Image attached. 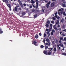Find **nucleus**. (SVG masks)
Masks as SVG:
<instances>
[{
	"label": "nucleus",
	"mask_w": 66,
	"mask_h": 66,
	"mask_svg": "<svg viewBox=\"0 0 66 66\" xmlns=\"http://www.w3.org/2000/svg\"><path fill=\"white\" fill-rule=\"evenodd\" d=\"M18 14H19L18 15H20L21 17L24 18V17H25V16H26V13L24 12H22V13L20 14L19 13Z\"/></svg>",
	"instance_id": "1"
},
{
	"label": "nucleus",
	"mask_w": 66,
	"mask_h": 66,
	"mask_svg": "<svg viewBox=\"0 0 66 66\" xmlns=\"http://www.w3.org/2000/svg\"><path fill=\"white\" fill-rule=\"evenodd\" d=\"M32 42V44L36 46H37L38 45V43L36 40H34Z\"/></svg>",
	"instance_id": "2"
},
{
	"label": "nucleus",
	"mask_w": 66,
	"mask_h": 66,
	"mask_svg": "<svg viewBox=\"0 0 66 66\" xmlns=\"http://www.w3.org/2000/svg\"><path fill=\"white\" fill-rule=\"evenodd\" d=\"M53 26V28L55 29V30H56V31L59 30H61V28H59L58 29L56 27L54 26Z\"/></svg>",
	"instance_id": "3"
},
{
	"label": "nucleus",
	"mask_w": 66,
	"mask_h": 66,
	"mask_svg": "<svg viewBox=\"0 0 66 66\" xmlns=\"http://www.w3.org/2000/svg\"><path fill=\"white\" fill-rule=\"evenodd\" d=\"M7 5L8 7L10 9L9 11H11V10H12V9H11V5L10 4H8Z\"/></svg>",
	"instance_id": "4"
},
{
	"label": "nucleus",
	"mask_w": 66,
	"mask_h": 66,
	"mask_svg": "<svg viewBox=\"0 0 66 66\" xmlns=\"http://www.w3.org/2000/svg\"><path fill=\"white\" fill-rule=\"evenodd\" d=\"M43 52L44 53V54H46V55H48V52H47V51L44 50Z\"/></svg>",
	"instance_id": "5"
},
{
	"label": "nucleus",
	"mask_w": 66,
	"mask_h": 66,
	"mask_svg": "<svg viewBox=\"0 0 66 66\" xmlns=\"http://www.w3.org/2000/svg\"><path fill=\"white\" fill-rule=\"evenodd\" d=\"M18 10V9L17 8V7H15V8L13 9V11H14V12H15V11L16 12H17V11Z\"/></svg>",
	"instance_id": "6"
},
{
	"label": "nucleus",
	"mask_w": 66,
	"mask_h": 66,
	"mask_svg": "<svg viewBox=\"0 0 66 66\" xmlns=\"http://www.w3.org/2000/svg\"><path fill=\"white\" fill-rule=\"evenodd\" d=\"M55 43H56V44H57L58 43V40H57V39H55Z\"/></svg>",
	"instance_id": "7"
},
{
	"label": "nucleus",
	"mask_w": 66,
	"mask_h": 66,
	"mask_svg": "<svg viewBox=\"0 0 66 66\" xmlns=\"http://www.w3.org/2000/svg\"><path fill=\"white\" fill-rule=\"evenodd\" d=\"M46 41L47 42H50V40L48 38H47L46 40Z\"/></svg>",
	"instance_id": "8"
},
{
	"label": "nucleus",
	"mask_w": 66,
	"mask_h": 66,
	"mask_svg": "<svg viewBox=\"0 0 66 66\" xmlns=\"http://www.w3.org/2000/svg\"><path fill=\"white\" fill-rule=\"evenodd\" d=\"M59 46H60V47H61H61H63V46H64V45H63V44L62 45V43H61L59 44Z\"/></svg>",
	"instance_id": "9"
},
{
	"label": "nucleus",
	"mask_w": 66,
	"mask_h": 66,
	"mask_svg": "<svg viewBox=\"0 0 66 66\" xmlns=\"http://www.w3.org/2000/svg\"><path fill=\"white\" fill-rule=\"evenodd\" d=\"M57 22H56V24H57L58 23V24H60V22H59V20H57Z\"/></svg>",
	"instance_id": "10"
},
{
	"label": "nucleus",
	"mask_w": 66,
	"mask_h": 66,
	"mask_svg": "<svg viewBox=\"0 0 66 66\" xmlns=\"http://www.w3.org/2000/svg\"><path fill=\"white\" fill-rule=\"evenodd\" d=\"M35 38H36V39H37L38 38V36L37 35H36V36H35Z\"/></svg>",
	"instance_id": "11"
},
{
	"label": "nucleus",
	"mask_w": 66,
	"mask_h": 66,
	"mask_svg": "<svg viewBox=\"0 0 66 66\" xmlns=\"http://www.w3.org/2000/svg\"><path fill=\"white\" fill-rule=\"evenodd\" d=\"M37 14H36L34 16V18H36L37 17Z\"/></svg>",
	"instance_id": "12"
},
{
	"label": "nucleus",
	"mask_w": 66,
	"mask_h": 66,
	"mask_svg": "<svg viewBox=\"0 0 66 66\" xmlns=\"http://www.w3.org/2000/svg\"><path fill=\"white\" fill-rule=\"evenodd\" d=\"M51 30H52V26H51L49 28V31H51Z\"/></svg>",
	"instance_id": "13"
},
{
	"label": "nucleus",
	"mask_w": 66,
	"mask_h": 66,
	"mask_svg": "<svg viewBox=\"0 0 66 66\" xmlns=\"http://www.w3.org/2000/svg\"><path fill=\"white\" fill-rule=\"evenodd\" d=\"M2 30L0 28V34H2V33H3V31H2Z\"/></svg>",
	"instance_id": "14"
},
{
	"label": "nucleus",
	"mask_w": 66,
	"mask_h": 66,
	"mask_svg": "<svg viewBox=\"0 0 66 66\" xmlns=\"http://www.w3.org/2000/svg\"><path fill=\"white\" fill-rule=\"evenodd\" d=\"M31 3H32V4H34V3H35V1H34L33 0H31Z\"/></svg>",
	"instance_id": "15"
},
{
	"label": "nucleus",
	"mask_w": 66,
	"mask_h": 66,
	"mask_svg": "<svg viewBox=\"0 0 66 66\" xmlns=\"http://www.w3.org/2000/svg\"><path fill=\"white\" fill-rule=\"evenodd\" d=\"M63 10H64L63 9L61 8L60 9H59V11L60 12V11H62Z\"/></svg>",
	"instance_id": "16"
},
{
	"label": "nucleus",
	"mask_w": 66,
	"mask_h": 66,
	"mask_svg": "<svg viewBox=\"0 0 66 66\" xmlns=\"http://www.w3.org/2000/svg\"><path fill=\"white\" fill-rule=\"evenodd\" d=\"M62 5V6H63V7H65V4H63V3H62L61 4Z\"/></svg>",
	"instance_id": "17"
},
{
	"label": "nucleus",
	"mask_w": 66,
	"mask_h": 66,
	"mask_svg": "<svg viewBox=\"0 0 66 66\" xmlns=\"http://www.w3.org/2000/svg\"><path fill=\"white\" fill-rule=\"evenodd\" d=\"M54 6V4L53 3H52L51 4V6L52 7H53V6Z\"/></svg>",
	"instance_id": "18"
},
{
	"label": "nucleus",
	"mask_w": 66,
	"mask_h": 66,
	"mask_svg": "<svg viewBox=\"0 0 66 66\" xmlns=\"http://www.w3.org/2000/svg\"><path fill=\"white\" fill-rule=\"evenodd\" d=\"M51 54V52H50V51H49L48 53V55H50V54Z\"/></svg>",
	"instance_id": "19"
},
{
	"label": "nucleus",
	"mask_w": 66,
	"mask_h": 66,
	"mask_svg": "<svg viewBox=\"0 0 66 66\" xmlns=\"http://www.w3.org/2000/svg\"><path fill=\"white\" fill-rule=\"evenodd\" d=\"M36 12H37V13H38L39 12V10H38L37 9L36 10Z\"/></svg>",
	"instance_id": "20"
},
{
	"label": "nucleus",
	"mask_w": 66,
	"mask_h": 66,
	"mask_svg": "<svg viewBox=\"0 0 66 66\" xmlns=\"http://www.w3.org/2000/svg\"><path fill=\"white\" fill-rule=\"evenodd\" d=\"M18 1L19 3L20 4L21 3V1L20 0H18Z\"/></svg>",
	"instance_id": "21"
},
{
	"label": "nucleus",
	"mask_w": 66,
	"mask_h": 66,
	"mask_svg": "<svg viewBox=\"0 0 66 66\" xmlns=\"http://www.w3.org/2000/svg\"><path fill=\"white\" fill-rule=\"evenodd\" d=\"M62 28L63 29H65V25H64V24H63L62 26Z\"/></svg>",
	"instance_id": "22"
},
{
	"label": "nucleus",
	"mask_w": 66,
	"mask_h": 66,
	"mask_svg": "<svg viewBox=\"0 0 66 66\" xmlns=\"http://www.w3.org/2000/svg\"><path fill=\"white\" fill-rule=\"evenodd\" d=\"M35 10L33 9L31 10V11L32 13H34L35 12Z\"/></svg>",
	"instance_id": "23"
},
{
	"label": "nucleus",
	"mask_w": 66,
	"mask_h": 66,
	"mask_svg": "<svg viewBox=\"0 0 66 66\" xmlns=\"http://www.w3.org/2000/svg\"><path fill=\"white\" fill-rule=\"evenodd\" d=\"M47 22L48 24H50V21H47Z\"/></svg>",
	"instance_id": "24"
},
{
	"label": "nucleus",
	"mask_w": 66,
	"mask_h": 66,
	"mask_svg": "<svg viewBox=\"0 0 66 66\" xmlns=\"http://www.w3.org/2000/svg\"><path fill=\"white\" fill-rule=\"evenodd\" d=\"M40 48H44V46L43 45H41L40 46Z\"/></svg>",
	"instance_id": "25"
},
{
	"label": "nucleus",
	"mask_w": 66,
	"mask_h": 66,
	"mask_svg": "<svg viewBox=\"0 0 66 66\" xmlns=\"http://www.w3.org/2000/svg\"><path fill=\"white\" fill-rule=\"evenodd\" d=\"M49 24H46L45 25V26L46 27H49Z\"/></svg>",
	"instance_id": "26"
},
{
	"label": "nucleus",
	"mask_w": 66,
	"mask_h": 66,
	"mask_svg": "<svg viewBox=\"0 0 66 66\" xmlns=\"http://www.w3.org/2000/svg\"><path fill=\"white\" fill-rule=\"evenodd\" d=\"M9 1L7 0H5V2H6V3H9Z\"/></svg>",
	"instance_id": "27"
},
{
	"label": "nucleus",
	"mask_w": 66,
	"mask_h": 66,
	"mask_svg": "<svg viewBox=\"0 0 66 66\" xmlns=\"http://www.w3.org/2000/svg\"><path fill=\"white\" fill-rule=\"evenodd\" d=\"M38 1L36 3V4L37 6H38Z\"/></svg>",
	"instance_id": "28"
},
{
	"label": "nucleus",
	"mask_w": 66,
	"mask_h": 66,
	"mask_svg": "<svg viewBox=\"0 0 66 66\" xmlns=\"http://www.w3.org/2000/svg\"><path fill=\"white\" fill-rule=\"evenodd\" d=\"M52 32H53V33H54V32H55V30L54 29H53L52 30Z\"/></svg>",
	"instance_id": "29"
},
{
	"label": "nucleus",
	"mask_w": 66,
	"mask_h": 66,
	"mask_svg": "<svg viewBox=\"0 0 66 66\" xmlns=\"http://www.w3.org/2000/svg\"><path fill=\"white\" fill-rule=\"evenodd\" d=\"M48 46H46L45 47V49H48Z\"/></svg>",
	"instance_id": "30"
},
{
	"label": "nucleus",
	"mask_w": 66,
	"mask_h": 66,
	"mask_svg": "<svg viewBox=\"0 0 66 66\" xmlns=\"http://www.w3.org/2000/svg\"><path fill=\"white\" fill-rule=\"evenodd\" d=\"M48 42V46H50V45H51V43L50 42Z\"/></svg>",
	"instance_id": "31"
},
{
	"label": "nucleus",
	"mask_w": 66,
	"mask_h": 66,
	"mask_svg": "<svg viewBox=\"0 0 66 66\" xmlns=\"http://www.w3.org/2000/svg\"><path fill=\"white\" fill-rule=\"evenodd\" d=\"M54 51H56V48H54Z\"/></svg>",
	"instance_id": "32"
},
{
	"label": "nucleus",
	"mask_w": 66,
	"mask_h": 66,
	"mask_svg": "<svg viewBox=\"0 0 66 66\" xmlns=\"http://www.w3.org/2000/svg\"><path fill=\"white\" fill-rule=\"evenodd\" d=\"M49 4H46V7L47 8H48V7H49Z\"/></svg>",
	"instance_id": "33"
},
{
	"label": "nucleus",
	"mask_w": 66,
	"mask_h": 66,
	"mask_svg": "<svg viewBox=\"0 0 66 66\" xmlns=\"http://www.w3.org/2000/svg\"><path fill=\"white\" fill-rule=\"evenodd\" d=\"M62 54L63 55H65L66 56V53H63Z\"/></svg>",
	"instance_id": "34"
},
{
	"label": "nucleus",
	"mask_w": 66,
	"mask_h": 66,
	"mask_svg": "<svg viewBox=\"0 0 66 66\" xmlns=\"http://www.w3.org/2000/svg\"><path fill=\"white\" fill-rule=\"evenodd\" d=\"M63 21H64V19H62L61 21V22L63 23Z\"/></svg>",
	"instance_id": "35"
},
{
	"label": "nucleus",
	"mask_w": 66,
	"mask_h": 66,
	"mask_svg": "<svg viewBox=\"0 0 66 66\" xmlns=\"http://www.w3.org/2000/svg\"><path fill=\"white\" fill-rule=\"evenodd\" d=\"M32 7H33V6L32 5H30L29 6V7L30 9H32Z\"/></svg>",
	"instance_id": "36"
},
{
	"label": "nucleus",
	"mask_w": 66,
	"mask_h": 66,
	"mask_svg": "<svg viewBox=\"0 0 66 66\" xmlns=\"http://www.w3.org/2000/svg\"><path fill=\"white\" fill-rule=\"evenodd\" d=\"M20 4L21 7H23V5H22V3H21Z\"/></svg>",
	"instance_id": "37"
},
{
	"label": "nucleus",
	"mask_w": 66,
	"mask_h": 66,
	"mask_svg": "<svg viewBox=\"0 0 66 66\" xmlns=\"http://www.w3.org/2000/svg\"><path fill=\"white\" fill-rule=\"evenodd\" d=\"M51 34L52 35H53V33L52 32H51Z\"/></svg>",
	"instance_id": "38"
},
{
	"label": "nucleus",
	"mask_w": 66,
	"mask_h": 66,
	"mask_svg": "<svg viewBox=\"0 0 66 66\" xmlns=\"http://www.w3.org/2000/svg\"><path fill=\"white\" fill-rule=\"evenodd\" d=\"M45 45H46V46H48V43H45Z\"/></svg>",
	"instance_id": "39"
},
{
	"label": "nucleus",
	"mask_w": 66,
	"mask_h": 66,
	"mask_svg": "<svg viewBox=\"0 0 66 66\" xmlns=\"http://www.w3.org/2000/svg\"><path fill=\"white\" fill-rule=\"evenodd\" d=\"M57 12L55 13L54 14L55 15H57Z\"/></svg>",
	"instance_id": "40"
},
{
	"label": "nucleus",
	"mask_w": 66,
	"mask_h": 66,
	"mask_svg": "<svg viewBox=\"0 0 66 66\" xmlns=\"http://www.w3.org/2000/svg\"><path fill=\"white\" fill-rule=\"evenodd\" d=\"M43 42L44 43V44H45V39H44L43 40Z\"/></svg>",
	"instance_id": "41"
},
{
	"label": "nucleus",
	"mask_w": 66,
	"mask_h": 66,
	"mask_svg": "<svg viewBox=\"0 0 66 66\" xmlns=\"http://www.w3.org/2000/svg\"><path fill=\"white\" fill-rule=\"evenodd\" d=\"M52 44H54V41H53L52 42Z\"/></svg>",
	"instance_id": "42"
},
{
	"label": "nucleus",
	"mask_w": 66,
	"mask_h": 66,
	"mask_svg": "<svg viewBox=\"0 0 66 66\" xmlns=\"http://www.w3.org/2000/svg\"><path fill=\"white\" fill-rule=\"evenodd\" d=\"M61 40H63L64 39L63 38V37H61Z\"/></svg>",
	"instance_id": "43"
},
{
	"label": "nucleus",
	"mask_w": 66,
	"mask_h": 66,
	"mask_svg": "<svg viewBox=\"0 0 66 66\" xmlns=\"http://www.w3.org/2000/svg\"><path fill=\"white\" fill-rule=\"evenodd\" d=\"M32 6H33L34 8H35V6L34 5V4H32Z\"/></svg>",
	"instance_id": "44"
},
{
	"label": "nucleus",
	"mask_w": 66,
	"mask_h": 66,
	"mask_svg": "<svg viewBox=\"0 0 66 66\" xmlns=\"http://www.w3.org/2000/svg\"><path fill=\"white\" fill-rule=\"evenodd\" d=\"M46 34H44V37H46Z\"/></svg>",
	"instance_id": "45"
},
{
	"label": "nucleus",
	"mask_w": 66,
	"mask_h": 66,
	"mask_svg": "<svg viewBox=\"0 0 66 66\" xmlns=\"http://www.w3.org/2000/svg\"><path fill=\"white\" fill-rule=\"evenodd\" d=\"M47 34H49V31H47Z\"/></svg>",
	"instance_id": "46"
},
{
	"label": "nucleus",
	"mask_w": 66,
	"mask_h": 66,
	"mask_svg": "<svg viewBox=\"0 0 66 66\" xmlns=\"http://www.w3.org/2000/svg\"><path fill=\"white\" fill-rule=\"evenodd\" d=\"M50 3H51V2L50 1L47 4H50Z\"/></svg>",
	"instance_id": "47"
},
{
	"label": "nucleus",
	"mask_w": 66,
	"mask_h": 66,
	"mask_svg": "<svg viewBox=\"0 0 66 66\" xmlns=\"http://www.w3.org/2000/svg\"><path fill=\"white\" fill-rule=\"evenodd\" d=\"M64 40H65V41H66V37H64Z\"/></svg>",
	"instance_id": "48"
},
{
	"label": "nucleus",
	"mask_w": 66,
	"mask_h": 66,
	"mask_svg": "<svg viewBox=\"0 0 66 66\" xmlns=\"http://www.w3.org/2000/svg\"><path fill=\"white\" fill-rule=\"evenodd\" d=\"M39 35L40 36H41L42 35V34L40 33H39Z\"/></svg>",
	"instance_id": "49"
},
{
	"label": "nucleus",
	"mask_w": 66,
	"mask_h": 66,
	"mask_svg": "<svg viewBox=\"0 0 66 66\" xmlns=\"http://www.w3.org/2000/svg\"><path fill=\"white\" fill-rule=\"evenodd\" d=\"M63 15H66V14H65V12H64L63 13Z\"/></svg>",
	"instance_id": "50"
},
{
	"label": "nucleus",
	"mask_w": 66,
	"mask_h": 66,
	"mask_svg": "<svg viewBox=\"0 0 66 66\" xmlns=\"http://www.w3.org/2000/svg\"><path fill=\"white\" fill-rule=\"evenodd\" d=\"M23 5H24V6H26V4H23Z\"/></svg>",
	"instance_id": "51"
},
{
	"label": "nucleus",
	"mask_w": 66,
	"mask_h": 66,
	"mask_svg": "<svg viewBox=\"0 0 66 66\" xmlns=\"http://www.w3.org/2000/svg\"><path fill=\"white\" fill-rule=\"evenodd\" d=\"M51 23H54V21H51Z\"/></svg>",
	"instance_id": "52"
},
{
	"label": "nucleus",
	"mask_w": 66,
	"mask_h": 66,
	"mask_svg": "<svg viewBox=\"0 0 66 66\" xmlns=\"http://www.w3.org/2000/svg\"><path fill=\"white\" fill-rule=\"evenodd\" d=\"M46 31H49V29H46Z\"/></svg>",
	"instance_id": "53"
},
{
	"label": "nucleus",
	"mask_w": 66,
	"mask_h": 66,
	"mask_svg": "<svg viewBox=\"0 0 66 66\" xmlns=\"http://www.w3.org/2000/svg\"><path fill=\"white\" fill-rule=\"evenodd\" d=\"M37 8H38V6H36L35 7V8L37 9Z\"/></svg>",
	"instance_id": "54"
},
{
	"label": "nucleus",
	"mask_w": 66,
	"mask_h": 66,
	"mask_svg": "<svg viewBox=\"0 0 66 66\" xmlns=\"http://www.w3.org/2000/svg\"><path fill=\"white\" fill-rule=\"evenodd\" d=\"M57 19H60V17L58 16L57 18Z\"/></svg>",
	"instance_id": "55"
},
{
	"label": "nucleus",
	"mask_w": 66,
	"mask_h": 66,
	"mask_svg": "<svg viewBox=\"0 0 66 66\" xmlns=\"http://www.w3.org/2000/svg\"><path fill=\"white\" fill-rule=\"evenodd\" d=\"M57 27L58 28H60V26L59 25H58V26H57Z\"/></svg>",
	"instance_id": "56"
},
{
	"label": "nucleus",
	"mask_w": 66,
	"mask_h": 66,
	"mask_svg": "<svg viewBox=\"0 0 66 66\" xmlns=\"http://www.w3.org/2000/svg\"><path fill=\"white\" fill-rule=\"evenodd\" d=\"M63 31H64V32H66V29H64L63 30Z\"/></svg>",
	"instance_id": "57"
},
{
	"label": "nucleus",
	"mask_w": 66,
	"mask_h": 66,
	"mask_svg": "<svg viewBox=\"0 0 66 66\" xmlns=\"http://www.w3.org/2000/svg\"><path fill=\"white\" fill-rule=\"evenodd\" d=\"M50 26L52 27V24H50Z\"/></svg>",
	"instance_id": "58"
},
{
	"label": "nucleus",
	"mask_w": 66,
	"mask_h": 66,
	"mask_svg": "<svg viewBox=\"0 0 66 66\" xmlns=\"http://www.w3.org/2000/svg\"><path fill=\"white\" fill-rule=\"evenodd\" d=\"M63 3H64V4H66V2H63Z\"/></svg>",
	"instance_id": "59"
},
{
	"label": "nucleus",
	"mask_w": 66,
	"mask_h": 66,
	"mask_svg": "<svg viewBox=\"0 0 66 66\" xmlns=\"http://www.w3.org/2000/svg\"><path fill=\"white\" fill-rule=\"evenodd\" d=\"M57 46L58 47V48H59V47H60L59 46V45H57Z\"/></svg>",
	"instance_id": "60"
},
{
	"label": "nucleus",
	"mask_w": 66,
	"mask_h": 66,
	"mask_svg": "<svg viewBox=\"0 0 66 66\" xmlns=\"http://www.w3.org/2000/svg\"><path fill=\"white\" fill-rule=\"evenodd\" d=\"M53 20H55V18H53Z\"/></svg>",
	"instance_id": "61"
},
{
	"label": "nucleus",
	"mask_w": 66,
	"mask_h": 66,
	"mask_svg": "<svg viewBox=\"0 0 66 66\" xmlns=\"http://www.w3.org/2000/svg\"><path fill=\"white\" fill-rule=\"evenodd\" d=\"M55 17H56V18H57V15H56L55 16Z\"/></svg>",
	"instance_id": "62"
},
{
	"label": "nucleus",
	"mask_w": 66,
	"mask_h": 66,
	"mask_svg": "<svg viewBox=\"0 0 66 66\" xmlns=\"http://www.w3.org/2000/svg\"><path fill=\"white\" fill-rule=\"evenodd\" d=\"M54 46H55V45H53V48H54Z\"/></svg>",
	"instance_id": "63"
},
{
	"label": "nucleus",
	"mask_w": 66,
	"mask_h": 66,
	"mask_svg": "<svg viewBox=\"0 0 66 66\" xmlns=\"http://www.w3.org/2000/svg\"><path fill=\"white\" fill-rule=\"evenodd\" d=\"M42 12H44V9H42Z\"/></svg>",
	"instance_id": "64"
}]
</instances>
